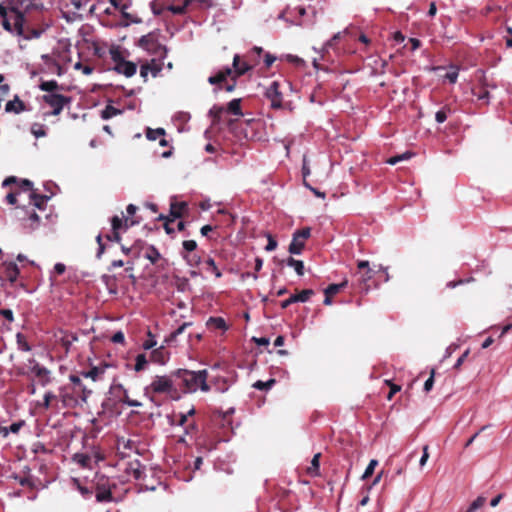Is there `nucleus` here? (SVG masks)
I'll return each mask as SVG.
<instances>
[{
	"label": "nucleus",
	"mask_w": 512,
	"mask_h": 512,
	"mask_svg": "<svg viewBox=\"0 0 512 512\" xmlns=\"http://www.w3.org/2000/svg\"><path fill=\"white\" fill-rule=\"evenodd\" d=\"M49 27H50V25H49V24H46V25H45V27L40 28V29H35V28H33V29H29V30H28V33H27L26 35H24V34H23L22 36H24V38H25V39H27V40H30V39H38V38H40V37L43 35V33H44V32H45Z\"/></svg>",
	"instance_id": "26"
},
{
	"label": "nucleus",
	"mask_w": 512,
	"mask_h": 512,
	"mask_svg": "<svg viewBox=\"0 0 512 512\" xmlns=\"http://www.w3.org/2000/svg\"><path fill=\"white\" fill-rule=\"evenodd\" d=\"M452 113V110L448 106H443L440 110L435 113V120L438 124L444 123L448 116Z\"/></svg>",
	"instance_id": "24"
},
{
	"label": "nucleus",
	"mask_w": 512,
	"mask_h": 512,
	"mask_svg": "<svg viewBox=\"0 0 512 512\" xmlns=\"http://www.w3.org/2000/svg\"><path fill=\"white\" fill-rule=\"evenodd\" d=\"M194 0H184L182 4L179 5H169L167 9L175 14V15H182L186 13L187 7L193 2Z\"/></svg>",
	"instance_id": "22"
},
{
	"label": "nucleus",
	"mask_w": 512,
	"mask_h": 512,
	"mask_svg": "<svg viewBox=\"0 0 512 512\" xmlns=\"http://www.w3.org/2000/svg\"><path fill=\"white\" fill-rule=\"evenodd\" d=\"M241 116V105L240 99H233L228 103L227 106L214 105L209 110V116L213 119L212 125L220 124L221 122L228 121L232 124L230 116Z\"/></svg>",
	"instance_id": "5"
},
{
	"label": "nucleus",
	"mask_w": 512,
	"mask_h": 512,
	"mask_svg": "<svg viewBox=\"0 0 512 512\" xmlns=\"http://www.w3.org/2000/svg\"><path fill=\"white\" fill-rule=\"evenodd\" d=\"M473 95L477 98V100L482 101L486 104H489L491 99L490 91L485 89L484 87L479 91H473Z\"/></svg>",
	"instance_id": "31"
},
{
	"label": "nucleus",
	"mask_w": 512,
	"mask_h": 512,
	"mask_svg": "<svg viewBox=\"0 0 512 512\" xmlns=\"http://www.w3.org/2000/svg\"><path fill=\"white\" fill-rule=\"evenodd\" d=\"M413 155H414V153H412L410 151H406V152H404L402 154H399V155H396V156H393V157L389 158L387 160V163L390 164V165H395V164H397L400 161L409 160Z\"/></svg>",
	"instance_id": "30"
},
{
	"label": "nucleus",
	"mask_w": 512,
	"mask_h": 512,
	"mask_svg": "<svg viewBox=\"0 0 512 512\" xmlns=\"http://www.w3.org/2000/svg\"><path fill=\"white\" fill-rule=\"evenodd\" d=\"M112 59L115 62L114 70L118 74L126 77H132L137 71V65L134 62L125 60L119 53H113Z\"/></svg>",
	"instance_id": "8"
},
{
	"label": "nucleus",
	"mask_w": 512,
	"mask_h": 512,
	"mask_svg": "<svg viewBox=\"0 0 512 512\" xmlns=\"http://www.w3.org/2000/svg\"><path fill=\"white\" fill-rule=\"evenodd\" d=\"M60 397L65 406L70 404L71 398L69 397V395L67 393H64V389H62V388L60 389Z\"/></svg>",
	"instance_id": "63"
},
{
	"label": "nucleus",
	"mask_w": 512,
	"mask_h": 512,
	"mask_svg": "<svg viewBox=\"0 0 512 512\" xmlns=\"http://www.w3.org/2000/svg\"><path fill=\"white\" fill-rule=\"evenodd\" d=\"M104 373V370L99 367H93L88 371L82 372L81 375L85 378H90L93 381H96L101 374Z\"/></svg>",
	"instance_id": "28"
},
{
	"label": "nucleus",
	"mask_w": 512,
	"mask_h": 512,
	"mask_svg": "<svg viewBox=\"0 0 512 512\" xmlns=\"http://www.w3.org/2000/svg\"><path fill=\"white\" fill-rule=\"evenodd\" d=\"M73 461L83 468H90L92 457L85 453H76L73 456Z\"/></svg>",
	"instance_id": "20"
},
{
	"label": "nucleus",
	"mask_w": 512,
	"mask_h": 512,
	"mask_svg": "<svg viewBox=\"0 0 512 512\" xmlns=\"http://www.w3.org/2000/svg\"><path fill=\"white\" fill-rule=\"evenodd\" d=\"M0 314L9 322H12L14 320L13 312L10 309H3L0 311Z\"/></svg>",
	"instance_id": "55"
},
{
	"label": "nucleus",
	"mask_w": 512,
	"mask_h": 512,
	"mask_svg": "<svg viewBox=\"0 0 512 512\" xmlns=\"http://www.w3.org/2000/svg\"><path fill=\"white\" fill-rule=\"evenodd\" d=\"M197 247V243L194 241V240H185L183 242V248L187 251V252H192L196 249Z\"/></svg>",
	"instance_id": "47"
},
{
	"label": "nucleus",
	"mask_w": 512,
	"mask_h": 512,
	"mask_svg": "<svg viewBox=\"0 0 512 512\" xmlns=\"http://www.w3.org/2000/svg\"><path fill=\"white\" fill-rule=\"evenodd\" d=\"M17 343L19 345V348L23 351H30L31 350V347L29 346V344L24 340V337L21 333H18L17 334Z\"/></svg>",
	"instance_id": "42"
},
{
	"label": "nucleus",
	"mask_w": 512,
	"mask_h": 512,
	"mask_svg": "<svg viewBox=\"0 0 512 512\" xmlns=\"http://www.w3.org/2000/svg\"><path fill=\"white\" fill-rule=\"evenodd\" d=\"M203 265H204V269L206 272L214 274L217 278L221 277L222 274H221L220 270L218 269V267L216 266L214 259L207 258L203 262Z\"/></svg>",
	"instance_id": "23"
},
{
	"label": "nucleus",
	"mask_w": 512,
	"mask_h": 512,
	"mask_svg": "<svg viewBox=\"0 0 512 512\" xmlns=\"http://www.w3.org/2000/svg\"><path fill=\"white\" fill-rule=\"evenodd\" d=\"M434 374H435V371L432 370L430 377L425 381V383H424V391L425 392H429L432 389L433 384H434Z\"/></svg>",
	"instance_id": "46"
},
{
	"label": "nucleus",
	"mask_w": 512,
	"mask_h": 512,
	"mask_svg": "<svg viewBox=\"0 0 512 512\" xmlns=\"http://www.w3.org/2000/svg\"><path fill=\"white\" fill-rule=\"evenodd\" d=\"M96 240H97V243L99 245V249H98V252H97V257L100 258L101 255L104 253V245L102 243V236L99 234L97 237H96Z\"/></svg>",
	"instance_id": "60"
},
{
	"label": "nucleus",
	"mask_w": 512,
	"mask_h": 512,
	"mask_svg": "<svg viewBox=\"0 0 512 512\" xmlns=\"http://www.w3.org/2000/svg\"><path fill=\"white\" fill-rule=\"evenodd\" d=\"M117 447L118 449L124 448V449H131V441L126 440L125 438H118L117 439Z\"/></svg>",
	"instance_id": "50"
},
{
	"label": "nucleus",
	"mask_w": 512,
	"mask_h": 512,
	"mask_svg": "<svg viewBox=\"0 0 512 512\" xmlns=\"http://www.w3.org/2000/svg\"><path fill=\"white\" fill-rule=\"evenodd\" d=\"M24 425H25V421H23V420L12 423L10 426H8L9 433H13V434L18 433Z\"/></svg>",
	"instance_id": "44"
},
{
	"label": "nucleus",
	"mask_w": 512,
	"mask_h": 512,
	"mask_svg": "<svg viewBox=\"0 0 512 512\" xmlns=\"http://www.w3.org/2000/svg\"><path fill=\"white\" fill-rule=\"evenodd\" d=\"M175 376L176 379L180 380L186 393H193L197 390L208 392L210 390V386L207 384V370H179L175 373Z\"/></svg>",
	"instance_id": "2"
},
{
	"label": "nucleus",
	"mask_w": 512,
	"mask_h": 512,
	"mask_svg": "<svg viewBox=\"0 0 512 512\" xmlns=\"http://www.w3.org/2000/svg\"><path fill=\"white\" fill-rule=\"evenodd\" d=\"M128 6L127 5H122L121 8H120V11H121V15L122 17L125 19V21L121 22L120 23V26L122 27H127L129 26L131 23H141V19L137 18V17H134L132 16L130 13H128L126 10H127Z\"/></svg>",
	"instance_id": "19"
},
{
	"label": "nucleus",
	"mask_w": 512,
	"mask_h": 512,
	"mask_svg": "<svg viewBox=\"0 0 512 512\" xmlns=\"http://www.w3.org/2000/svg\"><path fill=\"white\" fill-rule=\"evenodd\" d=\"M469 355V349H467L456 361L454 367L456 369H458L462 364L463 362L465 361V359L467 358V356Z\"/></svg>",
	"instance_id": "57"
},
{
	"label": "nucleus",
	"mask_w": 512,
	"mask_h": 512,
	"mask_svg": "<svg viewBox=\"0 0 512 512\" xmlns=\"http://www.w3.org/2000/svg\"><path fill=\"white\" fill-rule=\"evenodd\" d=\"M54 399H56V395L53 392L48 391L44 394L43 402L40 404V406L47 410L50 408L51 401Z\"/></svg>",
	"instance_id": "37"
},
{
	"label": "nucleus",
	"mask_w": 512,
	"mask_h": 512,
	"mask_svg": "<svg viewBox=\"0 0 512 512\" xmlns=\"http://www.w3.org/2000/svg\"><path fill=\"white\" fill-rule=\"evenodd\" d=\"M115 389L119 390L121 392V396L119 398L120 402L126 404L129 407H141L142 406L141 402H139L137 400H133L129 397L127 389H125V387L122 384L116 385Z\"/></svg>",
	"instance_id": "15"
},
{
	"label": "nucleus",
	"mask_w": 512,
	"mask_h": 512,
	"mask_svg": "<svg viewBox=\"0 0 512 512\" xmlns=\"http://www.w3.org/2000/svg\"><path fill=\"white\" fill-rule=\"evenodd\" d=\"M206 325L210 328L219 329L222 331H226L228 329V326L222 317H210L207 320Z\"/></svg>",
	"instance_id": "21"
},
{
	"label": "nucleus",
	"mask_w": 512,
	"mask_h": 512,
	"mask_svg": "<svg viewBox=\"0 0 512 512\" xmlns=\"http://www.w3.org/2000/svg\"><path fill=\"white\" fill-rule=\"evenodd\" d=\"M311 229L306 227L293 233L292 241L289 245V252L294 255L301 254L305 241L310 237Z\"/></svg>",
	"instance_id": "7"
},
{
	"label": "nucleus",
	"mask_w": 512,
	"mask_h": 512,
	"mask_svg": "<svg viewBox=\"0 0 512 512\" xmlns=\"http://www.w3.org/2000/svg\"><path fill=\"white\" fill-rule=\"evenodd\" d=\"M267 240H268V243L265 246V250L268 252L275 250L277 247V241L270 234H267Z\"/></svg>",
	"instance_id": "45"
},
{
	"label": "nucleus",
	"mask_w": 512,
	"mask_h": 512,
	"mask_svg": "<svg viewBox=\"0 0 512 512\" xmlns=\"http://www.w3.org/2000/svg\"><path fill=\"white\" fill-rule=\"evenodd\" d=\"M314 294L312 289L302 290L298 294L291 295L288 299L281 302V308L286 309L289 305L296 302H306Z\"/></svg>",
	"instance_id": "12"
},
{
	"label": "nucleus",
	"mask_w": 512,
	"mask_h": 512,
	"mask_svg": "<svg viewBox=\"0 0 512 512\" xmlns=\"http://www.w3.org/2000/svg\"><path fill=\"white\" fill-rule=\"evenodd\" d=\"M160 36L161 33L159 30L151 31L148 34L140 37L137 42V46L145 50L150 55L156 56L160 60H163L167 57L168 49L166 46L160 43Z\"/></svg>",
	"instance_id": "4"
},
{
	"label": "nucleus",
	"mask_w": 512,
	"mask_h": 512,
	"mask_svg": "<svg viewBox=\"0 0 512 512\" xmlns=\"http://www.w3.org/2000/svg\"><path fill=\"white\" fill-rule=\"evenodd\" d=\"M147 364V359L144 354H138L135 359V371L139 372L142 371Z\"/></svg>",
	"instance_id": "36"
},
{
	"label": "nucleus",
	"mask_w": 512,
	"mask_h": 512,
	"mask_svg": "<svg viewBox=\"0 0 512 512\" xmlns=\"http://www.w3.org/2000/svg\"><path fill=\"white\" fill-rule=\"evenodd\" d=\"M122 219L118 216H114L111 220L112 231H119L122 227Z\"/></svg>",
	"instance_id": "48"
},
{
	"label": "nucleus",
	"mask_w": 512,
	"mask_h": 512,
	"mask_svg": "<svg viewBox=\"0 0 512 512\" xmlns=\"http://www.w3.org/2000/svg\"><path fill=\"white\" fill-rule=\"evenodd\" d=\"M96 499L99 502H109L112 500V493L109 490L98 491Z\"/></svg>",
	"instance_id": "38"
},
{
	"label": "nucleus",
	"mask_w": 512,
	"mask_h": 512,
	"mask_svg": "<svg viewBox=\"0 0 512 512\" xmlns=\"http://www.w3.org/2000/svg\"><path fill=\"white\" fill-rule=\"evenodd\" d=\"M151 68H150V73L156 77L159 72L161 71V67L157 64H155V60H152V63L150 64Z\"/></svg>",
	"instance_id": "59"
},
{
	"label": "nucleus",
	"mask_w": 512,
	"mask_h": 512,
	"mask_svg": "<svg viewBox=\"0 0 512 512\" xmlns=\"http://www.w3.org/2000/svg\"><path fill=\"white\" fill-rule=\"evenodd\" d=\"M191 323L190 322H185L183 323L181 326H179L175 331H173L169 337L166 339V342H172L174 341L178 335L182 334L185 329L190 326Z\"/></svg>",
	"instance_id": "35"
},
{
	"label": "nucleus",
	"mask_w": 512,
	"mask_h": 512,
	"mask_svg": "<svg viewBox=\"0 0 512 512\" xmlns=\"http://www.w3.org/2000/svg\"><path fill=\"white\" fill-rule=\"evenodd\" d=\"M111 340L113 343L123 344L125 341V336L122 331H117L116 333H114Z\"/></svg>",
	"instance_id": "49"
},
{
	"label": "nucleus",
	"mask_w": 512,
	"mask_h": 512,
	"mask_svg": "<svg viewBox=\"0 0 512 512\" xmlns=\"http://www.w3.org/2000/svg\"><path fill=\"white\" fill-rule=\"evenodd\" d=\"M30 372L39 380L42 386H46L50 382V370L41 366L35 359H29Z\"/></svg>",
	"instance_id": "10"
},
{
	"label": "nucleus",
	"mask_w": 512,
	"mask_h": 512,
	"mask_svg": "<svg viewBox=\"0 0 512 512\" xmlns=\"http://www.w3.org/2000/svg\"><path fill=\"white\" fill-rule=\"evenodd\" d=\"M16 217L26 232H32L40 226V217L33 207L17 208Z\"/></svg>",
	"instance_id": "6"
},
{
	"label": "nucleus",
	"mask_w": 512,
	"mask_h": 512,
	"mask_svg": "<svg viewBox=\"0 0 512 512\" xmlns=\"http://www.w3.org/2000/svg\"><path fill=\"white\" fill-rule=\"evenodd\" d=\"M6 273L7 277L11 282L16 281L18 275H19V269L17 264L15 263H9L6 267Z\"/></svg>",
	"instance_id": "29"
},
{
	"label": "nucleus",
	"mask_w": 512,
	"mask_h": 512,
	"mask_svg": "<svg viewBox=\"0 0 512 512\" xmlns=\"http://www.w3.org/2000/svg\"><path fill=\"white\" fill-rule=\"evenodd\" d=\"M165 130H146V136L149 140H156L158 137L163 136Z\"/></svg>",
	"instance_id": "43"
},
{
	"label": "nucleus",
	"mask_w": 512,
	"mask_h": 512,
	"mask_svg": "<svg viewBox=\"0 0 512 512\" xmlns=\"http://www.w3.org/2000/svg\"><path fill=\"white\" fill-rule=\"evenodd\" d=\"M287 265L294 268L297 275L302 276L304 274V263L301 260H296L292 257L287 259Z\"/></svg>",
	"instance_id": "25"
},
{
	"label": "nucleus",
	"mask_w": 512,
	"mask_h": 512,
	"mask_svg": "<svg viewBox=\"0 0 512 512\" xmlns=\"http://www.w3.org/2000/svg\"><path fill=\"white\" fill-rule=\"evenodd\" d=\"M175 374L156 375L151 383L144 388V394L154 402V394H165L173 399L178 398V391L175 383Z\"/></svg>",
	"instance_id": "3"
},
{
	"label": "nucleus",
	"mask_w": 512,
	"mask_h": 512,
	"mask_svg": "<svg viewBox=\"0 0 512 512\" xmlns=\"http://www.w3.org/2000/svg\"><path fill=\"white\" fill-rule=\"evenodd\" d=\"M428 458H429V453H428V446H424L423 447V454L420 458V461H419V464H420V467H423L426 465L427 461H428Z\"/></svg>",
	"instance_id": "53"
},
{
	"label": "nucleus",
	"mask_w": 512,
	"mask_h": 512,
	"mask_svg": "<svg viewBox=\"0 0 512 512\" xmlns=\"http://www.w3.org/2000/svg\"><path fill=\"white\" fill-rule=\"evenodd\" d=\"M69 379L75 386L79 387V389L83 386L79 376L72 374L69 376Z\"/></svg>",
	"instance_id": "61"
},
{
	"label": "nucleus",
	"mask_w": 512,
	"mask_h": 512,
	"mask_svg": "<svg viewBox=\"0 0 512 512\" xmlns=\"http://www.w3.org/2000/svg\"><path fill=\"white\" fill-rule=\"evenodd\" d=\"M335 44H336V43H335L334 41H332V39L330 38L329 40H327V41L324 43V45H323V47H322L321 51H322V52H328L330 49H334V48H335Z\"/></svg>",
	"instance_id": "56"
},
{
	"label": "nucleus",
	"mask_w": 512,
	"mask_h": 512,
	"mask_svg": "<svg viewBox=\"0 0 512 512\" xmlns=\"http://www.w3.org/2000/svg\"><path fill=\"white\" fill-rule=\"evenodd\" d=\"M276 60V57L270 53H266L264 56V63L266 67H270Z\"/></svg>",
	"instance_id": "54"
},
{
	"label": "nucleus",
	"mask_w": 512,
	"mask_h": 512,
	"mask_svg": "<svg viewBox=\"0 0 512 512\" xmlns=\"http://www.w3.org/2000/svg\"><path fill=\"white\" fill-rule=\"evenodd\" d=\"M445 78L451 83V84H454L456 83L457 79H458V71L457 70H452V71H449L446 73L445 75Z\"/></svg>",
	"instance_id": "52"
},
{
	"label": "nucleus",
	"mask_w": 512,
	"mask_h": 512,
	"mask_svg": "<svg viewBox=\"0 0 512 512\" xmlns=\"http://www.w3.org/2000/svg\"><path fill=\"white\" fill-rule=\"evenodd\" d=\"M357 266H358L359 269H367V272L363 276V280L364 281H368V280H370L372 278L371 270L369 268V262L367 260L359 261Z\"/></svg>",
	"instance_id": "40"
},
{
	"label": "nucleus",
	"mask_w": 512,
	"mask_h": 512,
	"mask_svg": "<svg viewBox=\"0 0 512 512\" xmlns=\"http://www.w3.org/2000/svg\"><path fill=\"white\" fill-rule=\"evenodd\" d=\"M42 7L40 0H12L11 7L8 9L0 4L1 25L11 34L23 35L25 13Z\"/></svg>",
	"instance_id": "1"
},
{
	"label": "nucleus",
	"mask_w": 512,
	"mask_h": 512,
	"mask_svg": "<svg viewBox=\"0 0 512 512\" xmlns=\"http://www.w3.org/2000/svg\"><path fill=\"white\" fill-rule=\"evenodd\" d=\"M19 190V192H10L7 194L6 200L9 204L14 205L16 203V197L26 192L23 190L22 184L20 185Z\"/></svg>",
	"instance_id": "41"
},
{
	"label": "nucleus",
	"mask_w": 512,
	"mask_h": 512,
	"mask_svg": "<svg viewBox=\"0 0 512 512\" xmlns=\"http://www.w3.org/2000/svg\"><path fill=\"white\" fill-rule=\"evenodd\" d=\"M150 68H151L150 64H143L140 67V76L144 79V82L147 81L148 74L150 72Z\"/></svg>",
	"instance_id": "51"
},
{
	"label": "nucleus",
	"mask_w": 512,
	"mask_h": 512,
	"mask_svg": "<svg viewBox=\"0 0 512 512\" xmlns=\"http://www.w3.org/2000/svg\"><path fill=\"white\" fill-rule=\"evenodd\" d=\"M348 33H349V29L346 28L343 31H340V32H337L336 34H334L331 39H332V41H334L336 43L338 40H340L342 38V36L347 35Z\"/></svg>",
	"instance_id": "62"
},
{
	"label": "nucleus",
	"mask_w": 512,
	"mask_h": 512,
	"mask_svg": "<svg viewBox=\"0 0 512 512\" xmlns=\"http://www.w3.org/2000/svg\"><path fill=\"white\" fill-rule=\"evenodd\" d=\"M58 83L56 80H49V81H42L39 85L40 90L48 92V93H54L55 90L58 89Z\"/></svg>",
	"instance_id": "27"
},
{
	"label": "nucleus",
	"mask_w": 512,
	"mask_h": 512,
	"mask_svg": "<svg viewBox=\"0 0 512 512\" xmlns=\"http://www.w3.org/2000/svg\"><path fill=\"white\" fill-rule=\"evenodd\" d=\"M486 502V498L483 496H479L477 499H475L469 506L466 512H475L476 510L480 509L484 506Z\"/></svg>",
	"instance_id": "34"
},
{
	"label": "nucleus",
	"mask_w": 512,
	"mask_h": 512,
	"mask_svg": "<svg viewBox=\"0 0 512 512\" xmlns=\"http://www.w3.org/2000/svg\"><path fill=\"white\" fill-rule=\"evenodd\" d=\"M187 419H188L187 414H184V413H179L178 415L175 414L171 417L170 424L184 427L187 422Z\"/></svg>",
	"instance_id": "33"
},
{
	"label": "nucleus",
	"mask_w": 512,
	"mask_h": 512,
	"mask_svg": "<svg viewBox=\"0 0 512 512\" xmlns=\"http://www.w3.org/2000/svg\"><path fill=\"white\" fill-rule=\"evenodd\" d=\"M77 340V337L64 330H59L55 333V341L58 344H61L66 352L69 351L71 345Z\"/></svg>",
	"instance_id": "13"
},
{
	"label": "nucleus",
	"mask_w": 512,
	"mask_h": 512,
	"mask_svg": "<svg viewBox=\"0 0 512 512\" xmlns=\"http://www.w3.org/2000/svg\"><path fill=\"white\" fill-rule=\"evenodd\" d=\"M25 109V105L23 101L19 99L18 96H15L13 100H10L5 105L6 112L20 113Z\"/></svg>",
	"instance_id": "17"
},
{
	"label": "nucleus",
	"mask_w": 512,
	"mask_h": 512,
	"mask_svg": "<svg viewBox=\"0 0 512 512\" xmlns=\"http://www.w3.org/2000/svg\"><path fill=\"white\" fill-rule=\"evenodd\" d=\"M233 70L234 76L244 75L246 72L252 69V66L245 61H241L240 56L235 54L233 57Z\"/></svg>",
	"instance_id": "14"
},
{
	"label": "nucleus",
	"mask_w": 512,
	"mask_h": 512,
	"mask_svg": "<svg viewBox=\"0 0 512 512\" xmlns=\"http://www.w3.org/2000/svg\"><path fill=\"white\" fill-rule=\"evenodd\" d=\"M377 464H378L377 460H375V459L370 460L368 466L366 467V469H365V471H364V473L362 475V479L369 478L373 474Z\"/></svg>",
	"instance_id": "39"
},
{
	"label": "nucleus",
	"mask_w": 512,
	"mask_h": 512,
	"mask_svg": "<svg viewBox=\"0 0 512 512\" xmlns=\"http://www.w3.org/2000/svg\"><path fill=\"white\" fill-rule=\"evenodd\" d=\"M22 188L24 191L28 192V198L31 200L33 208L41 209L49 199L47 196L35 194L32 191V182L29 180H22Z\"/></svg>",
	"instance_id": "11"
},
{
	"label": "nucleus",
	"mask_w": 512,
	"mask_h": 512,
	"mask_svg": "<svg viewBox=\"0 0 512 512\" xmlns=\"http://www.w3.org/2000/svg\"><path fill=\"white\" fill-rule=\"evenodd\" d=\"M319 459H320V454L317 453L313 456L312 458V461H311V467L309 468V470L311 469H314V470H318L319 468Z\"/></svg>",
	"instance_id": "58"
},
{
	"label": "nucleus",
	"mask_w": 512,
	"mask_h": 512,
	"mask_svg": "<svg viewBox=\"0 0 512 512\" xmlns=\"http://www.w3.org/2000/svg\"><path fill=\"white\" fill-rule=\"evenodd\" d=\"M191 116L188 112H177L172 116V124L176 128H182L185 124H187L190 120Z\"/></svg>",
	"instance_id": "18"
},
{
	"label": "nucleus",
	"mask_w": 512,
	"mask_h": 512,
	"mask_svg": "<svg viewBox=\"0 0 512 512\" xmlns=\"http://www.w3.org/2000/svg\"><path fill=\"white\" fill-rule=\"evenodd\" d=\"M232 74V69L229 66H225L220 69L215 75L208 78L210 84H217L226 79L227 76Z\"/></svg>",
	"instance_id": "16"
},
{
	"label": "nucleus",
	"mask_w": 512,
	"mask_h": 512,
	"mask_svg": "<svg viewBox=\"0 0 512 512\" xmlns=\"http://www.w3.org/2000/svg\"><path fill=\"white\" fill-rule=\"evenodd\" d=\"M43 101L52 108V114L58 115L70 99L62 94L47 93L42 97Z\"/></svg>",
	"instance_id": "9"
},
{
	"label": "nucleus",
	"mask_w": 512,
	"mask_h": 512,
	"mask_svg": "<svg viewBox=\"0 0 512 512\" xmlns=\"http://www.w3.org/2000/svg\"><path fill=\"white\" fill-rule=\"evenodd\" d=\"M348 284V281L347 280H344L342 283H339V284H331L329 285L324 293L325 294H328V296H333L335 294H337L342 288H344L346 285Z\"/></svg>",
	"instance_id": "32"
},
{
	"label": "nucleus",
	"mask_w": 512,
	"mask_h": 512,
	"mask_svg": "<svg viewBox=\"0 0 512 512\" xmlns=\"http://www.w3.org/2000/svg\"><path fill=\"white\" fill-rule=\"evenodd\" d=\"M106 238L109 241H115V242H119L121 240L119 231H112V234L111 235H107Z\"/></svg>",
	"instance_id": "64"
}]
</instances>
